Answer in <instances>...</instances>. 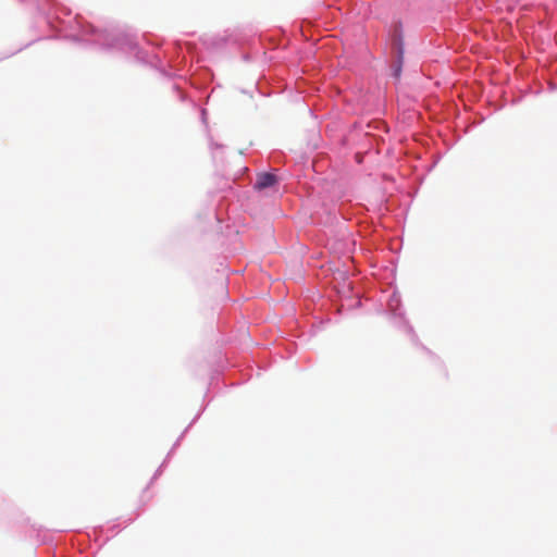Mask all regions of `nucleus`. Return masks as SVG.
I'll return each mask as SVG.
<instances>
[{
  "label": "nucleus",
  "mask_w": 557,
  "mask_h": 557,
  "mask_svg": "<svg viewBox=\"0 0 557 557\" xmlns=\"http://www.w3.org/2000/svg\"><path fill=\"white\" fill-rule=\"evenodd\" d=\"M277 184V177L272 173H259L255 183V189L263 190Z\"/></svg>",
  "instance_id": "f257e3e1"
}]
</instances>
